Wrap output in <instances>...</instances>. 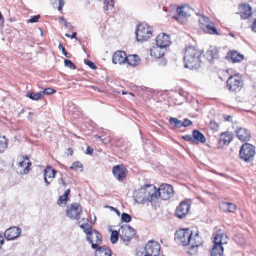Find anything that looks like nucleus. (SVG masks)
Listing matches in <instances>:
<instances>
[{
  "mask_svg": "<svg viewBox=\"0 0 256 256\" xmlns=\"http://www.w3.org/2000/svg\"><path fill=\"white\" fill-rule=\"evenodd\" d=\"M134 198L136 203L145 204L150 202L152 206H156V187L152 184H146L134 193Z\"/></svg>",
  "mask_w": 256,
  "mask_h": 256,
  "instance_id": "1",
  "label": "nucleus"
},
{
  "mask_svg": "<svg viewBox=\"0 0 256 256\" xmlns=\"http://www.w3.org/2000/svg\"><path fill=\"white\" fill-rule=\"evenodd\" d=\"M201 52L194 46L186 48L184 58V66L190 70H197L201 65Z\"/></svg>",
  "mask_w": 256,
  "mask_h": 256,
  "instance_id": "2",
  "label": "nucleus"
},
{
  "mask_svg": "<svg viewBox=\"0 0 256 256\" xmlns=\"http://www.w3.org/2000/svg\"><path fill=\"white\" fill-rule=\"evenodd\" d=\"M136 34L138 42H146L152 36V28L146 23L141 24L138 26Z\"/></svg>",
  "mask_w": 256,
  "mask_h": 256,
  "instance_id": "3",
  "label": "nucleus"
},
{
  "mask_svg": "<svg viewBox=\"0 0 256 256\" xmlns=\"http://www.w3.org/2000/svg\"><path fill=\"white\" fill-rule=\"evenodd\" d=\"M156 204L159 199L163 200H168L174 196L173 188L170 184H163L158 190L156 188Z\"/></svg>",
  "mask_w": 256,
  "mask_h": 256,
  "instance_id": "4",
  "label": "nucleus"
},
{
  "mask_svg": "<svg viewBox=\"0 0 256 256\" xmlns=\"http://www.w3.org/2000/svg\"><path fill=\"white\" fill-rule=\"evenodd\" d=\"M255 154V148L248 143L243 144L240 152V158L246 162L252 161Z\"/></svg>",
  "mask_w": 256,
  "mask_h": 256,
  "instance_id": "5",
  "label": "nucleus"
},
{
  "mask_svg": "<svg viewBox=\"0 0 256 256\" xmlns=\"http://www.w3.org/2000/svg\"><path fill=\"white\" fill-rule=\"evenodd\" d=\"M191 235H193V234L190 229L180 230L175 234V240L179 245L188 246Z\"/></svg>",
  "mask_w": 256,
  "mask_h": 256,
  "instance_id": "6",
  "label": "nucleus"
},
{
  "mask_svg": "<svg viewBox=\"0 0 256 256\" xmlns=\"http://www.w3.org/2000/svg\"><path fill=\"white\" fill-rule=\"evenodd\" d=\"M160 250V246L158 242L152 240L146 245L144 254L146 256H158Z\"/></svg>",
  "mask_w": 256,
  "mask_h": 256,
  "instance_id": "7",
  "label": "nucleus"
},
{
  "mask_svg": "<svg viewBox=\"0 0 256 256\" xmlns=\"http://www.w3.org/2000/svg\"><path fill=\"white\" fill-rule=\"evenodd\" d=\"M120 237L124 242H129L136 234V230L128 225L122 226L120 230Z\"/></svg>",
  "mask_w": 256,
  "mask_h": 256,
  "instance_id": "8",
  "label": "nucleus"
},
{
  "mask_svg": "<svg viewBox=\"0 0 256 256\" xmlns=\"http://www.w3.org/2000/svg\"><path fill=\"white\" fill-rule=\"evenodd\" d=\"M87 240L92 244V249H96L102 244V236L97 230H93L92 232L87 236Z\"/></svg>",
  "mask_w": 256,
  "mask_h": 256,
  "instance_id": "9",
  "label": "nucleus"
},
{
  "mask_svg": "<svg viewBox=\"0 0 256 256\" xmlns=\"http://www.w3.org/2000/svg\"><path fill=\"white\" fill-rule=\"evenodd\" d=\"M68 216L74 220H78L80 218L82 209L80 204L75 203L71 204L66 210Z\"/></svg>",
  "mask_w": 256,
  "mask_h": 256,
  "instance_id": "10",
  "label": "nucleus"
},
{
  "mask_svg": "<svg viewBox=\"0 0 256 256\" xmlns=\"http://www.w3.org/2000/svg\"><path fill=\"white\" fill-rule=\"evenodd\" d=\"M112 172L116 180L122 182L126 176L127 170L124 166L118 165L113 168Z\"/></svg>",
  "mask_w": 256,
  "mask_h": 256,
  "instance_id": "11",
  "label": "nucleus"
},
{
  "mask_svg": "<svg viewBox=\"0 0 256 256\" xmlns=\"http://www.w3.org/2000/svg\"><path fill=\"white\" fill-rule=\"evenodd\" d=\"M240 12L237 13L240 14L243 20H246L250 18L252 16V7L248 4H242L238 8Z\"/></svg>",
  "mask_w": 256,
  "mask_h": 256,
  "instance_id": "12",
  "label": "nucleus"
},
{
  "mask_svg": "<svg viewBox=\"0 0 256 256\" xmlns=\"http://www.w3.org/2000/svg\"><path fill=\"white\" fill-rule=\"evenodd\" d=\"M157 46L166 49L172 44L170 36L164 34H159L156 40Z\"/></svg>",
  "mask_w": 256,
  "mask_h": 256,
  "instance_id": "13",
  "label": "nucleus"
},
{
  "mask_svg": "<svg viewBox=\"0 0 256 256\" xmlns=\"http://www.w3.org/2000/svg\"><path fill=\"white\" fill-rule=\"evenodd\" d=\"M187 10L188 8L185 6L178 7L176 10L178 15L174 16V18L181 24L184 23L186 18L190 16Z\"/></svg>",
  "mask_w": 256,
  "mask_h": 256,
  "instance_id": "14",
  "label": "nucleus"
},
{
  "mask_svg": "<svg viewBox=\"0 0 256 256\" xmlns=\"http://www.w3.org/2000/svg\"><path fill=\"white\" fill-rule=\"evenodd\" d=\"M18 160L19 161L18 166L24 168V174H27L28 173L30 170V167L32 166V162H30L28 156L26 155L18 156Z\"/></svg>",
  "mask_w": 256,
  "mask_h": 256,
  "instance_id": "15",
  "label": "nucleus"
},
{
  "mask_svg": "<svg viewBox=\"0 0 256 256\" xmlns=\"http://www.w3.org/2000/svg\"><path fill=\"white\" fill-rule=\"evenodd\" d=\"M190 208V204L188 202H183L177 208L176 214L180 218H184L188 213Z\"/></svg>",
  "mask_w": 256,
  "mask_h": 256,
  "instance_id": "16",
  "label": "nucleus"
},
{
  "mask_svg": "<svg viewBox=\"0 0 256 256\" xmlns=\"http://www.w3.org/2000/svg\"><path fill=\"white\" fill-rule=\"evenodd\" d=\"M214 238V246L224 247L223 245L226 244L227 237L221 231L213 234Z\"/></svg>",
  "mask_w": 256,
  "mask_h": 256,
  "instance_id": "17",
  "label": "nucleus"
},
{
  "mask_svg": "<svg viewBox=\"0 0 256 256\" xmlns=\"http://www.w3.org/2000/svg\"><path fill=\"white\" fill-rule=\"evenodd\" d=\"M21 230L19 228L14 227L7 230L4 236L8 240H14L18 238L20 234Z\"/></svg>",
  "mask_w": 256,
  "mask_h": 256,
  "instance_id": "18",
  "label": "nucleus"
},
{
  "mask_svg": "<svg viewBox=\"0 0 256 256\" xmlns=\"http://www.w3.org/2000/svg\"><path fill=\"white\" fill-rule=\"evenodd\" d=\"M236 134L238 138L243 142H248L251 138L250 132L245 128H239L236 130Z\"/></svg>",
  "mask_w": 256,
  "mask_h": 256,
  "instance_id": "19",
  "label": "nucleus"
},
{
  "mask_svg": "<svg viewBox=\"0 0 256 256\" xmlns=\"http://www.w3.org/2000/svg\"><path fill=\"white\" fill-rule=\"evenodd\" d=\"M127 56L124 52L118 51L116 52L112 56V62L114 64H125L126 62Z\"/></svg>",
  "mask_w": 256,
  "mask_h": 256,
  "instance_id": "20",
  "label": "nucleus"
},
{
  "mask_svg": "<svg viewBox=\"0 0 256 256\" xmlns=\"http://www.w3.org/2000/svg\"><path fill=\"white\" fill-rule=\"evenodd\" d=\"M206 56L207 60L212 63L215 59L218 58V50L216 47L210 46L206 52Z\"/></svg>",
  "mask_w": 256,
  "mask_h": 256,
  "instance_id": "21",
  "label": "nucleus"
},
{
  "mask_svg": "<svg viewBox=\"0 0 256 256\" xmlns=\"http://www.w3.org/2000/svg\"><path fill=\"white\" fill-rule=\"evenodd\" d=\"M227 60L233 63L240 62L244 60V56L236 51L230 52L226 56Z\"/></svg>",
  "mask_w": 256,
  "mask_h": 256,
  "instance_id": "22",
  "label": "nucleus"
},
{
  "mask_svg": "<svg viewBox=\"0 0 256 256\" xmlns=\"http://www.w3.org/2000/svg\"><path fill=\"white\" fill-rule=\"evenodd\" d=\"M192 236L193 235L190 236V241L188 246H190L192 249H194L200 246L203 243V240L198 232H196L194 237Z\"/></svg>",
  "mask_w": 256,
  "mask_h": 256,
  "instance_id": "23",
  "label": "nucleus"
},
{
  "mask_svg": "<svg viewBox=\"0 0 256 256\" xmlns=\"http://www.w3.org/2000/svg\"><path fill=\"white\" fill-rule=\"evenodd\" d=\"M242 81H226V88L232 92L240 91L242 86Z\"/></svg>",
  "mask_w": 256,
  "mask_h": 256,
  "instance_id": "24",
  "label": "nucleus"
},
{
  "mask_svg": "<svg viewBox=\"0 0 256 256\" xmlns=\"http://www.w3.org/2000/svg\"><path fill=\"white\" fill-rule=\"evenodd\" d=\"M166 49L158 46H154L150 50V56L156 59L160 58L165 54Z\"/></svg>",
  "mask_w": 256,
  "mask_h": 256,
  "instance_id": "25",
  "label": "nucleus"
},
{
  "mask_svg": "<svg viewBox=\"0 0 256 256\" xmlns=\"http://www.w3.org/2000/svg\"><path fill=\"white\" fill-rule=\"evenodd\" d=\"M56 173L57 171L54 169L52 170L51 166H47L44 170V180L46 186H49L51 182L48 180V178H55Z\"/></svg>",
  "mask_w": 256,
  "mask_h": 256,
  "instance_id": "26",
  "label": "nucleus"
},
{
  "mask_svg": "<svg viewBox=\"0 0 256 256\" xmlns=\"http://www.w3.org/2000/svg\"><path fill=\"white\" fill-rule=\"evenodd\" d=\"M232 140V134L230 132L222 133L220 138V144L222 145H228Z\"/></svg>",
  "mask_w": 256,
  "mask_h": 256,
  "instance_id": "27",
  "label": "nucleus"
},
{
  "mask_svg": "<svg viewBox=\"0 0 256 256\" xmlns=\"http://www.w3.org/2000/svg\"><path fill=\"white\" fill-rule=\"evenodd\" d=\"M96 256H112L111 250L106 246L97 248Z\"/></svg>",
  "mask_w": 256,
  "mask_h": 256,
  "instance_id": "28",
  "label": "nucleus"
},
{
  "mask_svg": "<svg viewBox=\"0 0 256 256\" xmlns=\"http://www.w3.org/2000/svg\"><path fill=\"white\" fill-rule=\"evenodd\" d=\"M192 136L195 140V144L198 142H200L202 144H204L206 142V138L204 135L198 130H194L192 132Z\"/></svg>",
  "mask_w": 256,
  "mask_h": 256,
  "instance_id": "29",
  "label": "nucleus"
},
{
  "mask_svg": "<svg viewBox=\"0 0 256 256\" xmlns=\"http://www.w3.org/2000/svg\"><path fill=\"white\" fill-rule=\"evenodd\" d=\"M140 61L138 56L134 54L127 56L126 62L128 65L134 67L138 64Z\"/></svg>",
  "mask_w": 256,
  "mask_h": 256,
  "instance_id": "30",
  "label": "nucleus"
},
{
  "mask_svg": "<svg viewBox=\"0 0 256 256\" xmlns=\"http://www.w3.org/2000/svg\"><path fill=\"white\" fill-rule=\"evenodd\" d=\"M202 28L206 32L210 34L216 36L220 35V34L213 23H211L209 25H207L204 27H202Z\"/></svg>",
  "mask_w": 256,
  "mask_h": 256,
  "instance_id": "31",
  "label": "nucleus"
},
{
  "mask_svg": "<svg viewBox=\"0 0 256 256\" xmlns=\"http://www.w3.org/2000/svg\"><path fill=\"white\" fill-rule=\"evenodd\" d=\"M8 140L5 136H0V153H3L8 148Z\"/></svg>",
  "mask_w": 256,
  "mask_h": 256,
  "instance_id": "32",
  "label": "nucleus"
},
{
  "mask_svg": "<svg viewBox=\"0 0 256 256\" xmlns=\"http://www.w3.org/2000/svg\"><path fill=\"white\" fill-rule=\"evenodd\" d=\"M26 96L33 100H38L44 98L42 91L38 92H28Z\"/></svg>",
  "mask_w": 256,
  "mask_h": 256,
  "instance_id": "33",
  "label": "nucleus"
},
{
  "mask_svg": "<svg viewBox=\"0 0 256 256\" xmlns=\"http://www.w3.org/2000/svg\"><path fill=\"white\" fill-rule=\"evenodd\" d=\"M214 246L212 250L210 256H224V247Z\"/></svg>",
  "mask_w": 256,
  "mask_h": 256,
  "instance_id": "34",
  "label": "nucleus"
},
{
  "mask_svg": "<svg viewBox=\"0 0 256 256\" xmlns=\"http://www.w3.org/2000/svg\"><path fill=\"white\" fill-rule=\"evenodd\" d=\"M70 190L68 189L66 190L64 194L60 197L58 201V204L62 205V204H66L68 200V196L70 195Z\"/></svg>",
  "mask_w": 256,
  "mask_h": 256,
  "instance_id": "35",
  "label": "nucleus"
},
{
  "mask_svg": "<svg viewBox=\"0 0 256 256\" xmlns=\"http://www.w3.org/2000/svg\"><path fill=\"white\" fill-rule=\"evenodd\" d=\"M199 22L201 25L202 28V27H204L212 23L210 18L204 16H200L199 18Z\"/></svg>",
  "mask_w": 256,
  "mask_h": 256,
  "instance_id": "36",
  "label": "nucleus"
},
{
  "mask_svg": "<svg viewBox=\"0 0 256 256\" xmlns=\"http://www.w3.org/2000/svg\"><path fill=\"white\" fill-rule=\"evenodd\" d=\"M171 125L176 128H180L182 127V122L176 118H172L169 120Z\"/></svg>",
  "mask_w": 256,
  "mask_h": 256,
  "instance_id": "37",
  "label": "nucleus"
},
{
  "mask_svg": "<svg viewBox=\"0 0 256 256\" xmlns=\"http://www.w3.org/2000/svg\"><path fill=\"white\" fill-rule=\"evenodd\" d=\"M119 236H120V231L118 232L116 230L112 231L110 240L112 244H114L117 242L118 240Z\"/></svg>",
  "mask_w": 256,
  "mask_h": 256,
  "instance_id": "38",
  "label": "nucleus"
},
{
  "mask_svg": "<svg viewBox=\"0 0 256 256\" xmlns=\"http://www.w3.org/2000/svg\"><path fill=\"white\" fill-rule=\"evenodd\" d=\"M80 227L84 230V232L88 236L92 232V228L88 224H80Z\"/></svg>",
  "mask_w": 256,
  "mask_h": 256,
  "instance_id": "39",
  "label": "nucleus"
},
{
  "mask_svg": "<svg viewBox=\"0 0 256 256\" xmlns=\"http://www.w3.org/2000/svg\"><path fill=\"white\" fill-rule=\"evenodd\" d=\"M104 10H108L110 8H113L114 6V0H106L104 2Z\"/></svg>",
  "mask_w": 256,
  "mask_h": 256,
  "instance_id": "40",
  "label": "nucleus"
},
{
  "mask_svg": "<svg viewBox=\"0 0 256 256\" xmlns=\"http://www.w3.org/2000/svg\"><path fill=\"white\" fill-rule=\"evenodd\" d=\"M64 64L66 67L72 70H74L76 68V66L70 60H65L64 61Z\"/></svg>",
  "mask_w": 256,
  "mask_h": 256,
  "instance_id": "41",
  "label": "nucleus"
},
{
  "mask_svg": "<svg viewBox=\"0 0 256 256\" xmlns=\"http://www.w3.org/2000/svg\"><path fill=\"white\" fill-rule=\"evenodd\" d=\"M122 220L124 222L128 223L132 220V217L128 214L123 213L122 216Z\"/></svg>",
  "mask_w": 256,
  "mask_h": 256,
  "instance_id": "42",
  "label": "nucleus"
},
{
  "mask_svg": "<svg viewBox=\"0 0 256 256\" xmlns=\"http://www.w3.org/2000/svg\"><path fill=\"white\" fill-rule=\"evenodd\" d=\"M58 48H59L60 50L62 51V52L63 54L66 57L68 58H71L72 54H70L68 53V52L66 51L65 48L62 46V44H60Z\"/></svg>",
  "mask_w": 256,
  "mask_h": 256,
  "instance_id": "43",
  "label": "nucleus"
},
{
  "mask_svg": "<svg viewBox=\"0 0 256 256\" xmlns=\"http://www.w3.org/2000/svg\"><path fill=\"white\" fill-rule=\"evenodd\" d=\"M80 168H82V164L78 162H74L70 167V168L75 170H78Z\"/></svg>",
  "mask_w": 256,
  "mask_h": 256,
  "instance_id": "44",
  "label": "nucleus"
},
{
  "mask_svg": "<svg viewBox=\"0 0 256 256\" xmlns=\"http://www.w3.org/2000/svg\"><path fill=\"white\" fill-rule=\"evenodd\" d=\"M42 93L43 94V96H44L45 95H50L54 94L56 92V91L51 88H48L45 89L44 91H42Z\"/></svg>",
  "mask_w": 256,
  "mask_h": 256,
  "instance_id": "45",
  "label": "nucleus"
},
{
  "mask_svg": "<svg viewBox=\"0 0 256 256\" xmlns=\"http://www.w3.org/2000/svg\"><path fill=\"white\" fill-rule=\"evenodd\" d=\"M184 140L186 141L191 142L192 144H195V140H194L193 136L190 135H186L183 136Z\"/></svg>",
  "mask_w": 256,
  "mask_h": 256,
  "instance_id": "46",
  "label": "nucleus"
},
{
  "mask_svg": "<svg viewBox=\"0 0 256 256\" xmlns=\"http://www.w3.org/2000/svg\"><path fill=\"white\" fill-rule=\"evenodd\" d=\"M84 63L88 66L90 68H91L92 70H95L96 68V64L92 62V61H90L88 60H84Z\"/></svg>",
  "mask_w": 256,
  "mask_h": 256,
  "instance_id": "47",
  "label": "nucleus"
},
{
  "mask_svg": "<svg viewBox=\"0 0 256 256\" xmlns=\"http://www.w3.org/2000/svg\"><path fill=\"white\" fill-rule=\"evenodd\" d=\"M236 209V206L233 204L228 202V212H234Z\"/></svg>",
  "mask_w": 256,
  "mask_h": 256,
  "instance_id": "48",
  "label": "nucleus"
},
{
  "mask_svg": "<svg viewBox=\"0 0 256 256\" xmlns=\"http://www.w3.org/2000/svg\"><path fill=\"white\" fill-rule=\"evenodd\" d=\"M40 18V15H36L32 17L31 18L28 20V22L30 23H35L38 22Z\"/></svg>",
  "mask_w": 256,
  "mask_h": 256,
  "instance_id": "49",
  "label": "nucleus"
},
{
  "mask_svg": "<svg viewBox=\"0 0 256 256\" xmlns=\"http://www.w3.org/2000/svg\"><path fill=\"white\" fill-rule=\"evenodd\" d=\"M220 209L224 212H228V202H222L220 205Z\"/></svg>",
  "mask_w": 256,
  "mask_h": 256,
  "instance_id": "50",
  "label": "nucleus"
},
{
  "mask_svg": "<svg viewBox=\"0 0 256 256\" xmlns=\"http://www.w3.org/2000/svg\"><path fill=\"white\" fill-rule=\"evenodd\" d=\"M192 122L191 120L188 119H185L184 122H182V127L186 128L190 125L192 124Z\"/></svg>",
  "mask_w": 256,
  "mask_h": 256,
  "instance_id": "51",
  "label": "nucleus"
},
{
  "mask_svg": "<svg viewBox=\"0 0 256 256\" xmlns=\"http://www.w3.org/2000/svg\"><path fill=\"white\" fill-rule=\"evenodd\" d=\"M210 126L214 130H217L218 128V124L214 122H211L210 124Z\"/></svg>",
  "mask_w": 256,
  "mask_h": 256,
  "instance_id": "52",
  "label": "nucleus"
},
{
  "mask_svg": "<svg viewBox=\"0 0 256 256\" xmlns=\"http://www.w3.org/2000/svg\"><path fill=\"white\" fill-rule=\"evenodd\" d=\"M59 2V6L58 7V10L61 11L62 8L65 4L64 0H58Z\"/></svg>",
  "mask_w": 256,
  "mask_h": 256,
  "instance_id": "53",
  "label": "nucleus"
},
{
  "mask_svg": "<svg viewBox=\"0 0 256 256\" xmlns=\"http://www.w3.org/2000/svg\"><path fill=\"white\" fill-rule=\"evenodd\" d=\"M234 77L237 78L238 79L241 78L240 75L238 73H236L234 74V75H231L229 76L228 80H232V78H234Z\"/></svg>",
  "mask_w": 256,
  "mask_h": 256,
  "instance_id": "54",
  "label": "nucleus"
},
{
  "mask_svg": "<svg viewBox=\"0 0 256 256\" xmlns=\"http://www.w3.org/2000/svg\"><path fill=\"white\" fill-rule=\"evenodd\" d=\"M77 33L76 32H73L72 35H70V34H65V36L67 38H70L71 39L75 38L76 36Z\"/></svg>",
  "mask_w": 256,
  "mask_h": 256,
  "instance_id": "55",
  "label": "nucleus"
},
{
  "mask_svg": "<svg viewBox=\"0 0 256 256\" xmlns=\"http://www.w3.org/2000/svg\"><path fill=\"white\" fill-rule=\"evenodd\" d=\"M59 20H60V21L62 22L64 24V25L66 27H68V25L70 24H68L66 22V20L63 17H60L59 18Z\"/></svg>",
  "mask_w": 256,
  "mask_h": 256,
  "instance_id": "56",
  "label": "nucleus"
},
{
  "mask_svg": "<svg viewBox=\"0 0 256 256\" xmlns=\"http://www.w3.org/2000/svg\"><path fill=\"white\" fill-rule=\"evenodd\" d=\"M94 152V150L93 148H91L90 146H88L86 149V154H92Z\"/></svg>",
  "mask_w": 256,
  "mask_h": 256,
  "instance_id": "57",
  "label": "nucleus"
},
{
  "mask_svg": "<svg viewBox=\"0 0 256 256\" xmlns=\"http://www.w3.org/2000/svg\"><path fill=\"white\" fill-rule=\"evenodd\" d=\"M4 237L0 235V248L4 244Z\"/></svg>",
  "mask_w": 256,
  "mask_h": 256,
  "instance_id": "58",
  "label": "nucleus"
},
{
  "mask_svg": "<svg viewBox=\"0 0 256 256\" xmlns=\"http://www.w3.org/2000/svg\"><path fill=\"white\" fill-rule=\"evenodd\" d=\"M252 31L256 32V20L254 22L252 26Z\"/></svg>",
  "mask_w": 256,
  "mask_h": 256,
  "instance_id": "59",
  "label": "nucleus"
},
{
  "mask_svg": "<svg viewBox=\"0 0 256 256\" xmlns=\"http://www.w3.org/2000/svg\"><path fill=\"white\" fill-rule=\"evenodd\" d=\"M102 141L104 144H108L110 142V138H102Z\"/></svg>",
  "mask_w": 256,
  "mask_h": 256,
  "instance_id": "60",
  "label": "nucleus"
},
{
  "mask_svg": "<svg viewBox=\"0 0 256 256\" xmlns=\"http://www.w3.org/2000/svg\"><path fill=\"white\" fill-rule=\"evenodd\" d=\"M32 116H33V114L32 113V112H29V116H28V119L31 121L32 120Z\"/></svg>",
  "mask_w": 256,
  "mask_h": 256,
  "instance_id": "61",
  "label": "nucleus"
},
{
  "mask_svg": "<svg viewBox=\"0 0 256 256\" xmlns=\"http://www.w3.org/2000/svg\"><path fill=\"white\" fill-rule=\"evenodd\" d=\"M110 208H111L112 210H114V211L116 212V213L117 214H118V216H120V212L118 210H116V208H112V207H110Z\"/></svg>",
  "mask_w": 256,
  "mask_h": 256,
  "instance_id": "62",
  "label": "nucleus"
},
{
  "mask_svg": "<svg viewBox=\"0 0 256 256\" xmlns=\"http://www.w3.org/2000/svg\"><path fill=\"white\" fill-rule=\"evenodd\" d=\"M232 119V117L231 116H228L226 118V120L228 122H230Z\"/></svg>",
  "mask_w": 256,
  "mask_h": 256,
  "instance_id": "63",
  "label": "nucleus"
},
{
  "mask_svg": "<svg viewBox=\"0 0 256 256\" xmlns=\"http://www.w3.org/2000/svg\"><path fill=\"white\" fill-rule=\"evenodd\" d=\"M68 152L70 154V155H72L73 154V150L72 148H68Z\"/></svg>",
  "mask_w": 256,
  "mask_h": 256,
  "instance_id": "64",
  "label": "nucleus"
}]
</instances>
